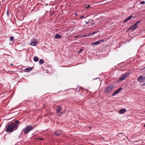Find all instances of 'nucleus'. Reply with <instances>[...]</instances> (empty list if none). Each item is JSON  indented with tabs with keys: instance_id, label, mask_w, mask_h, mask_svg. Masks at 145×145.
<instances>
[{
	"instance_id": "1",
	"label": "nucleus",
	"mask_w": 145,
	"mask_h": 145,
	"mask_svg": "<svg viewBox=\"0 0 145 145\" xmlns=\"http://www.w3.org/2000/svg\"><path fill=\"white\" fill-rule=\"evenodd\" d=\"M20 123L18 121L16 120L14 123L13 122L8 124L5 128V131L11 133L16 130L18 127V125Z\"/></svg>"
},
{
	"instance_id": "2",
	"label": "nucleus",
	"mask_w": 145,
	"mask_h": 145,
	"mask_svg": "<svg viewBox=\"0 0 145 145\" xmlns=\"http://www.w3.org/2000/svg\"><path fill=\"white\" fill-rule=\"evenodd\" d=\"M34 128L31 125H29L25 127L24 129V133L25 134L28 133L31 131Z\"/></svg>"
},
{
	"instance_id": "3",
	"label": "nucleus",
	"mask_w": 145,
	"mask_h": 145,
	"mask_svg": "<svg viewBox=\"0 0 145 145\" xmlns=\"http://www.w3.org/2000/svg\"><path fill=\"white\" fill-rule=\"evenodd\" d=\"M114 88V86L113 85H111L108 86L105 89V92L108 93L110 92Z\"/></svg>"
},
{
	"instance_id": "4",
	"label": "nucleus",
	"mask_w": 145,
	"mask_h": 145,
	"mask_svg": "<svg viewBox=\"0 0 145 145\" xmlns=\"http://www.w3.org/2000/svg\"><path fill=\"white\" fill-rule=\"evenodd\" d=\"M37 44V42L36 39L33 38L32 39L31 41L30 44L31 46H35Z\"/></svg>"
},
{
	"instance_id": "5",
	"label": "nucleus",
	"mask_w": 145,
	"mask_h": 145,
	"mask_svg": "<svg viewBox=\"0 0 145 145\" xmlns=\"http://www.w3.org/2000/svg\"><path fill=\"white\" fill-rule=\"evenodd\" d=\"M127 76V73H125L122 76L120 77L117 81V82H118L124 80L125 78Z\"/></svg>"
},
{
	"instance_id": "6",
	"label": "nucleus",
	"mask_w": 145,
	"mask_h": 145,
	"mask_svg": "<svg viewBox=\"0 0 145 145\" xmlns=\"http://www.w3.org/2000/svg\"><path fill=\"white\" fill-rule=\"evenodd\" d=\"M137 80L139 82H143L144 81H145V76H139Z\"/></svg>"
},
{
	"instance_id": "7",
	"label": "nucleus",
	"mask_w": 145,
	"mask_h": 145,
	"mask_svg": "<svg viewBox=\"0 0 145 145\" xmlns=\"http://www.w3.org/2000/svg\"><path fill=\"white\" fill-rule=\"evenodd\" d=\"M62 132L61 130H57L55 131L54 134L57 136H59Z\"/></svg>"
},
{
	"instance_id": "8",
	"label": "nucleus",
	"mask_w": 145,
	"mask_h": 145,
	"mask_svg": "<svg viewBox=\"0 0 145 145\" xmlns=\"http://www.w3.org/2000/svg\"><path fill=\"white\" fill-rule=\"evenodd\" d=\"M122 89V88H119L118 89H117V90H116L112 94V96H114L116 94H117L118 93L120 90H121Z\"/></svg>"
},
{
	"instance_id": "9",
	"label": "nucleus",
	"mask_w": 145,
	"mask_h": 145,
	"mask_svg": "<svg viewBox=\"0 0 145 145\" xmlns=\"http://www.w3.org/2000/svg\"><path fill=\"white\" fill-rule=\"evenodd\" d=\"M126 109L125 108L121 109L119 111V113L120 114H122L126 111Z\"/></svg>"
},
{
	"instance_id": "10",
	"label": "nucleus",
	"mask_w": 145,
	"mask_h": 145,
	"mask_svg": "<svg viewBox=\"0 0 145 145\" xmlns=\"http://www.w3.org/2000/svg\"><path fill=\"white\" fill-rule=\"evenodd\" d=\"M32 69H33L31 67L27 68L25 69V71L27 72H29L31 71Z\"/></svg>"
},
{
	"instance_id": "11",
	"label": "nucleus",
	"mask_w": 145,
	"mask_h": 145,
	"mask_svg": "<svg viewBox=\"0 0 145 145\" xmlns=\"http://www.w3.org/2000/svg\"><path fill=\"white\" fill-rule=\"evenodd\" d=\"M138 26H136V25H135L134 24L128 30H127V31L131 29L132 30H134Z\"/></svg>"
},
{
	"instance_id": "12",
	"label": "nucleus",
	"mask_w": 145,
	"mask_h": 145,
	"mask_svg": "<svg viewBox=\"0 0 145 145\" xmlns=\"http://www.w3.org/2000/svg\"><path fill=\"white\" fill-rule=\"evenodd\" d=\"M138 26H136V25H135L134 24L128 30H127V31L131 29L132 30H134Z\"/></svg>"
},
{
	"instance_id": "13",
	"label": "nucleus",
	"mask_w": 145,
	"mask_h": 145,
	"mask_svg": "<svg viewBox=\"0 0 145 145\" xmlns=\"http://www.w3.org/2000/svg\"><path fill=\"white\" fill-rule=\"evenodd\" d=\"M62 110L61 107L60 106H58L56 108V111L57 112L59 113Z\"/></svg>"
},
{
	"instance_id": "14",
	"label": "nucleus",
	"mask_w": 145,
	"mask_h": 145,
	"mask_svg": "<svg viewBox=\"0 0 145 145\" xmlns=\"http://www.w3.org/2000/svg\"><path fill=\"white\" fill-rule=\"evenodd\" d=\"M95 24V22L93 20H91V21L89 23V25L92 26L93 25Z\"/></svg>"
},
{
	"instance_id": "15",
	"label": "nucleus",
	"mask_w": 145,
	"mask_h": 145,
	"mask_svg": "<svg viewBox=\"0 0 145 145\" xmlns=\"http://www.w3.org/2000/svg\"><path fill=\"white\" fill-rule=\"evenodd\" d=\"M84 6L85 9H87L89 8H90V5H87L86 4H84Z\"/></svg>"
},
{
	"instance_id": "16",
	"label": "nucleus",
	"mask_w": 145,
	"mask_h": 145,
	"mask_svg": "<svg viewBox=\"0 0 145 145\" xmlns=\"http://www.w3.org/2000/svg\"><path fill=\"white\" fill-rule=\"evenodd\" d=\"M97 31L96 32V31H94L93 32L90 33H89V34H88V35H89V36H92L93 35H94V34L97 33Z\"/></svg>"
},
{
	"instance_id": "17",
	"label": "nucleus",
	"mask_w": 145,
	"mask_h": 145,
	"mask_svg": "<svg viewBox=\"0 0 145 145\" xmlns=\"http://www.w3.org/2000/svg\"><path fill=\"white\" fill-rule=\"evenodd\" d=\"M99 44V42H98V41H97L95 42H92L91 44V45H97Z\"/></svg>"
},
{
	"instance_id": "18",
	"label": "nucleus",
	"mask_w": 145,
	"mask_h": 145,
	"mask_svg": "<svg viewBox=\"0 0 145 145\" xmlns=\"http://www.w3.org/2000/svg\"><path fill=\"white\" fill-rule=\"evenodd\" d=\"M61 37V36L59 35L58 34H57L55 37V38L56 39H58Z\"/></svg>"
},
{
	"instance_id": "19",
	"label": "nucleus",
	"mask_w": 145,
	"mask_h": 145,
	"mask_svg": "<svg viewBox=\"0 0 145 145\" xmlns=\"http://www.w3.org/2000/svg\"><path fill=\"white\" fill-rule=\"evenodd\" d=\"M39 60V58L37 57H34L33 60L35 62H37Z\"/></svg>"
},
{
	"instance_id": "20",
	"label": "nucleus",
	"mask_w": 145,
	"mask_h": 145,
	"mask_svg": "<svg viewBox=\"0 0 145 145\" xmlns=\"http://www.w3.org/2000/svg\"><path fill=\"white\" fill-rule=\"evenodd\" d=\"M105 41V40L104 39H103L101 40H99L98 41L99 42V44L103 42H104Z\"/></svg>"
},
{
	"instance_id": "21",
	"label": "nucleus",
	"mask_w": 145,
	"mask_h": 145,
	"mask_svg": "<svg viewBox=\"0 0 145 145\" xmlns=\"http://www.w3.org/2000/svg\"><path fill=\"white\" fill-rule=\"evenodd\" d=\"M39 63L40 64H42L44 63V61L43 59H40L39 61Z\"/></svg>"
},
{
	"instance_id": "22",
	"label": "nucleus",
	"mask_w": 145,
	"mask_h": 145,
	"mask_svg": "<svg viewBox=\"0 0 145 145\" xmlns=\"http://www.w3.org/2000/svg\"><path fill=\"white\" fill-rule=\"evenodd\" d=\"M140 22V21L139 20V21H138V22H136L135 23L134 25H136V26H138V24H139V23Z\"/></svg>"
},
{
	"instance_id": "23",
	"label": "nucleus",
	"mask_w": 145,
	"mask_h": 145,
	"mask_svg": "<svg viewBox=\"0 0 145 145\" xmlns=\"http://www.w3.org/2000/svg\"><path fill=\"white\" fill-rule=\"evenodd\" d=\"M84 50V49H80L79 50V51L78 52V53L80 54V52H82V51H83Z\"/></svg>"
},
{
	"instance_id": "24",
	"label": "nucleus",
	"mask_w": 145,
	"mask_h": 145,
	"mask_svg": "<svg viewBox=\"0 0 145 145\" xmlns=\"http://www.w3.org/2000/svg\"><path fill=\"white\" fill-rule=\"evenodd\" d=\"M14 39V37H13L11 36L10 37V40L11 41H13Z\"/></svg>"
},
{
	"instance_id": "25",
	"label": "nucleus",
	"mask_w": 145,
	"mask_h": 145,
	"mask_svg": "<svg viewBox=\"0 0 145 145\" xmlns=\"http://www.w3.org/2000/svg\"><path fill=\"white\" fill-rule=\"evenodd\" d=\"M132 17V15H131L127 18V21L131 19V18Z\"/></svg>"
},
{
	"instance_id": "26",
	"label": "nucleus",
	"mask_w": 145,
	"mask_h": 145,
	"mask_svg": "<svg viewBox=\"0 0 145 145\" xmlns=\"http://www.w3.org/2000/svg\"><path fill=\"white\" fill-rule=\"evenodd\" d=\"M88 34H86L84 35H83L82 37H86L89 36L88 35Z\"/></svg>"
},
{
	"instance_id": "27",
	"label": "nucleus",
	"mask_w": 145,
	"mask_h": 145,
	"mask_svg": "<svg viewBox=\"0 0 145 145\" xmlns=\"http://www.w3.org/2000/svg\"><path fill=\"white\" fill-rule=\"evenodd\" d=\"M145 3V2L144 1H142L140 2V3L141 4H143Z\"/></svg>"
},
{
	"instance_id": "28",
	"label": "nucleus",
	"mask_w": 145,
	"mask_h": 145,
	"mask_svg": "<svg viewBox=\"0 0 145 145\" xmlns=\"http://www.w3.org/2000/svg\"><path fill=\"white\" fill-rule=\"evenodd\" d=\"M86 18L84 17V16H80V19H83V18Z\"/></svg>"
},
{
	"instance_id": "29",
	"label": "nucleus",
	"mask_w": 145,
	"mask_h": 145,
	"mask_svg": "<svg viewBox=\"0 0 145 145\" xmlns=\"http://www.w3.org/2000/svg\"><path fill=\"white\" fill-rule=\"evenodd\" d=\"M88 21H89V22H86V24H89V22L90 21V20H89Z\"/></svg>"
},
{
	"instance_id": "30",
	"label": "nucleus",
	"mask_w": 145,
	"mask_h": 145,
	"mask_svg": "<svg viewBox=\"0 0 145 145\" xmlns=\"http://www.w3.org/2000/svg\"><path fill=\"white\" fill-rule=\"evenodd\" d=\"M37 139L40 140H43V138H37Z\"/></svg>"
},
{
	"instance_id": "31",
	"label": "nucleus",
	"mask_w": 145,
	"mask_h": 145,
	"mask_svg": "<svg viewBox=\"0 0 145 145\" xmlns=\"http://www.w3.org/2000/svg\"><path fill=\"white\" fill-rule=\"evenodd\" d=\"M127 22V19H126L123 22L124 23L125 22Z\"/></svg>"
},
{
	"instance_id": "32",
	"label": "nucleus",
	"mask_w": 145,
	"mask_h": 145,
	"mask_svg": "<svg viewBox=\"0 0 145 145\" xmlns=\"http://www.w3.org/2000/svg\"><path fill=\"white\" fill-rule=\"evenodd\" d=\"M142 86H145V82L142 84Z\"/></svg>"
},
{
	"instance_id": "33",
	"label": "nucleus",
	"mask_w": 145,
	"mask_h": 145,
	"mask_svg": "<svg viewBox=\"0 0 145 145\" xmlns=\"http://www.w3.org/2000/svg\"><path fill=\"white\" fill-rule=\"evenodd\" d=\"M62 113H64V112H62L61 113H60L59 114V115H60V114H62Z\"/></svg>"
},
{
	"instance_id": "34",
	"label": "nucleus",
	"mask_w": 145,
	"mask_h": 145,
	"mask_svg": "<svg viewBox=\"0 0 145 145\" xmlns=\"http://www.w3.org/2000/svg\"><path fill=\"white\" fill-rule=\"evenodd\" d=\"M143 69H145V67L142 68Z\"/></svg>"
},
{
	"instance_id": "35",
	"label": "nucleus",
	"mask_w": 145,
	"mask_h": 145,
	"mask_svg": "<svg viewBox=\"0 0 145 145\" xmlns=\"http://www.w3.org/2000/svg\"><path fill=\"white\" fill-rule=\"evenodd\" d=\"M78 37V36H76V37H75V38H76V37Z\"/></svg>"
},
{
	"instance_id": "36",
	"label": "nucleus",
	"mask_w": 145,
	"mask_h": 145,
	"mask_svg": "<svg viewBox=\"0 0 145 145\" xmlns=\"http://www.w3.org/2000/svg\"><path fill=\"white\" fill-rule=\"evenodd\" d=\"M11 65H12V66L13 65V64H11Z\"/></svg>"
},
{
	"instance_id": "37",
	"label": "nucleus",
	"mask_w": 145,
	"mask_h": 145,
	"mask_svg": "<svg viewBox=\"0 0 145 145\" xmlns=\"http://www.w3.org/2000/svg\"><path fill=\"white\" fill-rule=\"evenodd\" d=\"M144 127H145V124L144 125Z\"/></svg>"
},
{
	"instance_id": "38",
	"label": "nucleus",
	"mask_w": 145,
	"mask_h": 145,
	"mask_svg": "<svg viewBox=\"0 0 145 145\" xmlns=\"http://www.w3.org/2000/svg\"><path fill=\"white\" fill-rule=\"evenodd\" d=\"M62 66V67H65V66Z\"/></svg>"
}]
</instances>
